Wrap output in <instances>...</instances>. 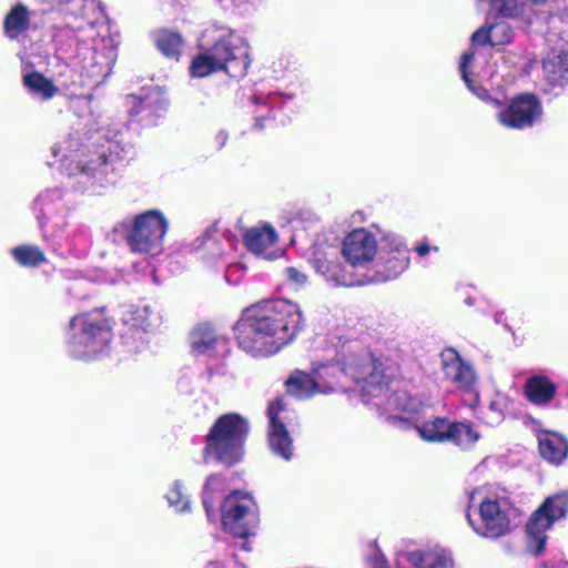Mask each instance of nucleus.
Here are the masks:
<instances>
[{"label":"nucleus","mask_w":568,"mask_h":568,"mask_svg":"<svg viewBox=\"0 0 568 568\" xmlns=\"http://www.w3.org/2000/svg\"><path fill=\"white\" fill-rule=\"evenodd\" d=\"M300 306L287 300H273L247 308L235 326L239 346L253 356L277 353L302 327Z\"/></svg>","instance_id":"obj_1"},{"label":"nucleus","mask_w":568,"mask_h":568,"mask_svg":"<svg viewBox=\"0 0 568 568\" xmlns=\"http://www.w3.org/2000/svg\"><path fill=\"white\" fill-rule=\"evenodd\" d=\"M214 42L196 54L190 65L193 78H204L225 71L233 78H243L251 65V45L237 31L229 27H213Z\"/></svg>","instance_id":"obj_2"},{"label":"nucleus","mask_w":568,"mask_h":568,"mask_svg":"<svg viewBox=\"0 0 568 568\" xmlns=\"http://www.w3.org/2000/svg\"><path fill=\"white\" fill-rule=\"evenodd\" d=\"M61 11L65 26L77 33L80 43L89 45L95 62L110 65L115 59V42L99 0H67Z\"/></svg>","instance_id":"obj_3"},{"label":"nucleus","mask_w":568,"mask_h":568,"mask_svg":"<svg viewBox=\"0 0 568 568\" xmlns=\"http://www.w3.org/2000/svg\"><path fill=\"white\" fill-rule=\"evenodd\" d=\"M478 64L479 61L474 51L464 53L459 65L463 80L473 94L480 100L491 102L498 108L496 119L503 126L524 130L541 120L542 105L534 94H519L511 99L507 105H503L497 99H490L487 90L477 83L481 82L485 78L481 72H476Z\"/></svg>","instance_id":"obj_4"},{"label":"nucleus","mask_w":568,"mask_h":568,"mask_svg":"<svg viewBox=\"0 0 568 568\" xmlns=\"http://www.w3.org/2000/svg\"><path fill=\"white\" fill-rule=\"evenodd\" d=\"M248 430V422L241 415L229 413L220 416L206 437V456L229 466L236 464L243 457Z\"/></svg>","instance_id":"obj_5"},{"label":"nucleus","mask_w":568,"mask_h":568,"mask_svg":"<svg viewBox=\"0 0 568 568\" xmlns=\"http://www.w3.org/2000/svg\"><path fill=\"white\" fill-rule=\"evenodd\" d=\"M70 331L68 346L73 357L90 361L106 353L112 334L100 314L75 315L70 322Z\"/></svg>","instance_id":"obj_6"},{"label":"nucleus","mask_w":568,"mask_h":568,"mask_svg":"<svg viewBox=\"0 0 568 568\" xmlns=\"http://www.w3.org/2000/svg\"><path fill=\"white\" fill-rule=\"evenodd\" d=\"M341 374L359 385L363 393L376 396L386 383L385 364L365 347L349 345L337 361Z\"/></svg>","instance_id":"obj_7"},{"label":"nucleus","mask_w":568,"mask_h":568,"mask_svg":"<svg viewBox=\"0 0 568 568\" xmlns=\"http://www.w3.org/2000/svg\"><path fill=\"white\" fill-rule=\"evenodd\" d=\"M106 144H101L97 158L85 162H78L74 168L64 170L69 175L79 176L80 183L89 187H105L116 182V164L124 153V146L120 140L109 139Z\"/></svg>","instance_id":"obj_8"},{"label":"nucleus","mask_w":568,"mask_h":568,"mask_svg":"<svg viewBox=\"0 0 568 568\" xmlns=\"http://www.w3.org/2000/svg\"><path fill=\"white\" fill-rule=\"evenodd\" d=\"M168 226L165 216L158 210L139 214L128 231V245L135 253L159 255L163 251Z\"/></svg>","instance_id":"obj_9"},{"label":"nucleus","mask_w":568,"mask_h":568,"mask_svg":"<svg viewBox=\"0 0 568 568\" xmlns=\"http://www.w3.org/2000/svg\"><path fill=\"white\" fill-rule=\"evenodd\" d=\"M568 511V493H560L548 497L542 505L534 511L526 526L527 551L539 555L545 550L547 530L555 521L564 518Z\"/></svg>","instance_id":"obj_10"},{"label":"nucleus","mask_w":568,"mask_h":568,"mask_svg":"<svg viewBox=\"0 0 568 568\" xmlns=\"http://www.w3.org/2000/svg\"><path fill=\"white\" fill-rule=\"evenodd\" d=\"M222 523L236 537L253 535L258 524L257 506L253 497L241 490L231 493L222 505Z\"/></svg>","instance_id":"obj_11"},{"label":"nucleus","mask_w":568,"mask_h":568,"mask_svg":"<svg viewBox=\"0 0 568 568\" xmlns=\"http://www.w3.org/2000/svg\"><path fill=\"white\" fill-rule=\"evenodd\" d=\"M123 322L128 326L126 346L131 352H141L149 343L148 336L162 325V314L155 304H138L130 307Z\"/></svg>","instance_id":"obj_12"},{"label":"nucleus","mask_w":568,"mask_h":568,"mask_svg":"<svg viewBox=\"0 0 568 568\" xmlns=\"http://www.w3.org/2000/svg\"><path fill=\"white\" fill-rule=\"evenodd\" d=\"M378 253V270L371 282H387L400 275L409 265V250L403 239L392 232L382 235Z\"/></svg>","instance_id":"obj_13"},{"label":"nucleus","mask_w":568,"mask_h":568,"mask_svg":"<svg viewBox=\"0 0 568 568\" xmlns=\"http://www.w3.org/2000/svg\"><path fill=\"white\" fill-rule=\"evenodd\" d=\"M510 510L505 497L485 496L479 500L480 523L476 525L470 513L467 514V519L478 535L497 538L510 530Z\"/></svg>","instance_id":"obj_14"},{"label":"nucleus","mask_w":568,"mask_h":568,"mask_svg":"<svg viewBox=\"0 0 568 568\" xmlns=\"http://www.w3.org/2000/svg\"><path fill=\"white\" fill-rule=\"evenodd\" d=\"M336 368L322 364L314 371V375L304 372H295L286 382L287 392L300 399H305L315 394H327L338 389V382L327 379L335 376Z\"/></svg>","instance_id":"obj_15"},{"label":"nucleus","mask_w":568,"mask_h":568,"mask_svg":"<svg viewBox=\"0 0 568 568\" xmlns=\"http://www.w3.org/2000/svg\"><path fill=\"white\" fill-rule=\"evenodd\" d=\"M287 409L282 399L271 402L267 408L268 430L267 442L270 449L276 456L290 460L293 456V439L291 438L284 420Z\"/></svg>","instance_id":"obj_16"},{"label":"nucleus","mask_w":568,"mask_h":568,"mask_svg":"<svg viewBox=\"0 0 568 568\" xmlns=\"http://www.w3.org/2000/svg\"><path fill=\"white\" fill-rule=\"evenodd\" d=\"M378 250L372 232L364 227L352 231L343 242V255L353 266H363L372 262Z\"/></svg>","instance_id":"obj_17"},{"label":"nucleus","mask_w":568,"mask_h":568,"mask_svg":"<svg viewBox=\"0 0 568 568\" xmlns=\"http://www.w3.org/2000/svg\"><path fill=\"white\" fill-rule=\"evenodd\" d=\"M337 255L338 251L335 246L315 244L312 251V263L315 270L333 285H349L342 265L337 262Z\"/></svg>","instance_id":"obj_18"},{"label":"nucleus","mask_w":568,"mask_h":568,"mask_svg":"<svg viewBox=\"0 0 568 568\" xmlns=\"http://www.w3.org/2000/svg\"><path fill=\"white\" fill-rule=\"evenodd\" d=\"M191 352L195 356H217L227 352V341L210 325H200L190 334Z\"/></svg>","instance_id":"obj_19"},{"label":"nucleus","mask_w":568,"mask_h":568,"mask_svg":"<svg viewBox=\"0 0 568 568\" xmlns=\"http://www.w3.org/2000/svg\"><path fill=\"white\" fill-rule=\"evenodd\" d=\"M402 558L412 568H452L454 565L452 554L437 545L406 551ZM397 568H403L400 561H398Z\"/></svg>","instance_id":"obj_20"},{"label":"nucleus","mask_w":568,"mask_h":568,"mask_svg":"<svg viewBox=\"0 0 568 568\" xmlns=\"http://www.w3.org/2000/svg\"><path fill=\"white\" fill-rule=\"evenodd\" d=\"M440 357L445 377L453 382L457 387L465 390H471L476 382V375L473 367L466 364L459 354L453 348L443 351Z\"/></svg>","instance_id":"obj_21"},{"label":"nucleus","mask_w":568,"mask_h":568,"mask_svg":"<svg viewBox=\"0 0 568 568\" xmlns=\"http://www.w3.org/2000/svg\"><path fill=\"white\" fill-rule=\"evenodd\" d=\"M558 385L546 374L535 373L524 384L526 399L535 406L547 407L556 397Z\"/></svg>","instance_id":"obj_22"},{"label":"nucleus","mask_w":568,"mask_h":568,"mask_svg":"<svg viewBox=\"0 0 568 568\" xmlns=\"http://www.w3.org/2000/svg\"><path fill=\"white\" fill-rule=\"evenodd\" d=\"M277 241V232L268 223H260L247 229L244 233V243L250 252L270 258L267 250Z\"/></svg>","instance_id":"obj_23"},{"label":"nucleus","mask_w":568,"mask_h":568,"mask_svg":"<svg viewBox=\"0 0 568 568\" xmlns=\"http://www.w3.org/2000/svg\"><path fill=\"white\" fill-rule=\"evenodd\" d=\"M542 69L551 87H564L568 82V47L552 49L545 58Z\"/></svg>","instance_id":"obj_24"},{"label":"nucleus","mask_w":568,"mask_h":568,"mask_svg":"<svg viewBox=\"0 0 568 568\" xmlns=\"http://www.w3.org/2000/svg\"><path fill=\"white\" fill-rule=\"evenodd\" d=\"M539 452L544 459L560 465L568 456V442L554 432H540L537 435Z\"/></svg>","instance_id":"obj_25"},{"label":"nucleus","mask_w":568,"mask_h":568,"mask_svg":"<svg viewBox=\"0 0 568 568\" xmlns=\"http://www.w3.org/2000/svg\"><path fill=\"white\" fill-rule=\"evenodd\" d=\"M30 24V13L26 6L18 3L11 8L4 19V33L10 39H16L27 31Z\"/></svg>","instance_id":"obj_26"},{"label":"nucleus","mask_w":568,"mask_h":568,"mask_svg":"<svg viewBox=\"0 0 568 568\" xmlns=\"http://www.w3.org/2000/svg\"><path fill=\"white\" fill-rule=\"evenodd\" d=\"M23 84L32 95L42 100L52 99L59 91L58 87L40 72L24 73Z\"/></svg>","instance_id":"obj_27"},{"label":"nucleus","mask_w":568,"mask_h":568,"mask_svg":"<svg viewBox=\"0 0 568 568\" xmlns=\"http://www.w3.org/2000/svg\"><path fill=\"white\" fill-rule=\"evenodd\" d=\"M480 434L468 423H452L449 424V430L447 442H450L462 448H469L478 442Z\"/></svg>","instance_id":"obj_28"},{"label":"nucleus","mask_w":568,"mask_h":568,"mask_svg":"<svg viewBox=\"0 0 568 568\" xmlns=\"http://www.w3.org/2000/svg\"><path fill=\"white\" fill-rule=\"evenodd\" d=\"M183 43L182 36L174 31L161 30L155 36L156 48L163 55L171 59H179Z\"/></svg>","instance_id":"obj_29"},{"label":"nucleus","mask_w":568,"mask_h":568,"mask_svg":"<svg viewBox=\"0 0 568 568\" xmlns=\"http://www.w3.org/2000/svg\"><path fill=\"white\" fill-rule=\"evenodd\" d=\"M450 422L446 418L437 417L425 422L416 427L422 439L426 442H447Z\"/></svg>","instance_id":"obj_30"},{"label":"nucleus","mask_w":568,"mask_h":568,"mask_svg":"<svg viewBox=\"0 0 568 568\" xmlns=\"http://www.w3.org/2000/svg\"><path fill=\"white\" fill-rule=\"evenodd\" d=\"M12 257L26 267H38L45 262L44 253L34 245H19L11 250Z\"/></svg>","instance_id":"obj_31"},{"label":"nucleus","mask_w":568,"mask_h":568,"mask_svg":"<svg viewBox=\"0 0 568 568\" xmlns=\"http://www.w3.org/2000/svg\"><path fill=\"white\" fill-rule=\"evenodd\" d=\"M225 487L226 481L222 475H212L206 479L203 490V505L210 518L214 517L215 496L223 493Z\"/></svg>","instance_id":"obj_32"},{"label":"nucleus","mask_w":568,"mask_h":568,"mask_svg":"<svg viewBox=\"0 0 568 568\" xmlns=\"http://www.w3.org/2000/svg\"><path fill=\"white\" fill-rule=\"evenodd\" d=\"M424 404L406 393H398L387 398V407L393 410L417 413Z\"/></svg>","instance_id":"obj_33"},{"label":"nucleus","mask_w":568,"mask_h":568,"mask_svg":"<svg viewBox=\"0 0 568 568\" xmlns=\"http://www.w3.org/2000/svg\"><path fill=\"white\" fill-rule=\"evenodd\" d=\"M166 499L176 513H185L190 509V501L183 494V484L179 480L173 483L172 488L166 494Z\"/></svg>","instance_id":"obj_34"},{"label":"nucleus","mask_w":568,"mask_h":568,"mask_svg":"<svg viewBox=\"0 0 568 568\" xmlns=\"http://www.w3.org/2000/svg\"><path fill=\"white\" fill-rule=\"evenodd\" d=\"M490 45H503L509 43L513 38V30L507 22H497L489 27Z\"/></svg>","instance_id":"obj_35"},{"label":"nucleus","mask_w":568,"mask_h":568,"mask_svg":"<svg viewBox=\"0 0 568 568\" xmlns=\"http://www.w3.org/2000/svg\"><path fill=\"white\" fill-rule=\"evenodd\" d=\"M285 283L293 290H301L307 283V275L298 267L287 266L283 270Z\"/></svg>","instance_id":"obj_36"},{"label":"nucleus","mask_w":568,"mask_h":568,"mask_svg":"<svg viewBox=\"0 0 568 568\" xmlns=\"http://www.w3.org/2000/svg\"><path fill=\"white\" fill-rule=\"evenodd\" d=\"M230 134L227 130L220 129L212 138V145L215 150H222L227 141H229Z\"/></svg>","instance_id":"obj_37"},{"label":"nucleus","mask_w":568,"mask_h":568,"mask_svg":"<svg viewBox=\"0 0 568 568\" xmlns=\"http://www.w3.org/2000/svg\"><path fill=\"white\" fill-rule=\"evenodd\" d=\"M471 41L475 44H490V29L480 28L471 37Z\"/></svg>","instance_id":"obj_38"},{"label":"nucleus","mask_w":568,"mask_h":568,"mask_svg":"<svg viewBox=\"0 0 568 568\" xmlns=\"http://www.w3.org/2000/svg\"><path fill=\"white\" fill-rule=\"evenodd\" d=\"M72 152L73 151L69 146H64L62 143H59L52 148L53 156H60V161L62 163L65 162L72 155Z\"/></svg>","instance_id":"obj_39"},{"label":"nucleus","mask_w":568,"mask_h":568,"mask_svg":"<svg viewBox=\"0 0 568 568\" xmlns=\"http://www.w3.org/2000/svg\"><path fill=\"white\" fill-rule=\"evenodd\" d=\"M369 564L372 568H388L386 559L379 550H375L369 557Z\"/></svg>","instance_id":"obj_40"},{"label":"nucleus","mask_w":568,"mask_h":568,"mask_svg":"<svg viewBox=\"0 0 568 568\" xmlns=\"http://www.w3.org/2000/svg\"><path fill=\"white\" fill-rule=\"evenodd\" d=\"M131 99H132V103L138 100L136 97H132ZM139 102H140L141 106L135 110V113H139V112L145 110L146 108H151L154 101L151 99L150 95H148L144 99H139Z\"/></svg>","instance_id":"obj_41"},{"label":"nucleus","mask_w":568,"mask_h":568,"mask_svg":"<svg viewBox=\"0 0 568 568\" xmlns=\"http://www.w3.org/2000/svg\"><path fill=\"white\" fill-rule=\"evenodd\" d=\"M432 247L427 244V243H422V244H418L416 247H415V251L416 253L419 255V256H425L427 255L429 252H430Z\"/></svg>","instance_id":"obj_42"},{"label":"nucleus","mask_w":568,"mask_h":568,"mask_svg":"<svg viewBox=\"0 0 568 568\" xmlns=\"http://www.w3.org/2000/svg\"><path fill=\"white\" fill-rule=\"evenodd\" d=\"M490 408H491L493 410L498 412V413H501V412H503V405H501V403H500L499 400H495V402H493V403L490 404Z\"/></svg>","instance_id":"obj_43"},{"label":"nucleus","mask_w":568,"mask_h":568,"mask_svg":"<svg viewBox=\"0 0 568 568\" xmlns=\"http://www.w3.org/2000/svg\"><path fill=\"white\" fill-rule=\"evenodd\" d=\"M480 495H481V490H479V489L473 491L471 495H470V503L475 504L476 500H477V497H480Z\"/></svg>","instance_id":"obj_44"},{"label":"nucleus","mask_w":568,"mask_h":568,"mask_svg":"<svg viewBox=\"0 0 568 568\" xmlns=\"http://www.w3.org/2000/svg\"><path fill=\"white\" fill-rule=\"evenodd\" d=\"M205 568H222L221 564L217 561H211L206 565Z\"/></svg>","instance_id":"obj_45"},{"label":"nucleus","mask_w":568,"mask_h":568,"mask_svg":"<svg viewBox=\"0 0 568 568\" xmlns=\"http://www.w3.org/2000/svg\"><path fill=\"white\" fill-rule=\"evenodd\" d=\"M239 266L237 265H234V266H230V268L227 270L226 274H225V277L229 282H231V272L233 268H237Z\"/></svg>","instance_id":"obj_46"},{"label":"nucleus","mask_w":568,"mask_h":568,"mask_svg":"<svg viewBox=\"0 0 568 568\" xmlns=\"http://www.w3.org/2000/svg\"><path fill=\"white\" fill-rule=\"evenodd\" d=\"M466 303H467L468 305H473V304H474V300L469 297V298H467V300H466Z\"/></svg>","instance_id":"obj_47"},{"label":"nucleus","mask_w":568,"mask_h":568,"mask_svg":"<svg viewBox=\"0 0 568 568\" xmlns=\"http://www.w3.org/2000/svg\"><path fill=\"white\" fill-rule=\"evenodd\" d=\"M357 216H358L359 219H362L363 214H362L361 212H358V213H356V214L354 215V219H356Z\"/></svg>","instance_id":"obj_48"},{"label":"nucleus","mask_w":568,"mask_h":568,"mask_svg":"<svg viewBox=\"0 0 568 568\" xmlns=\"http://www.w3.org/2000/svg\"><path fill=\"white\" fill-rule=\"evenodd\" d=\"M239 568H244V567H239Z\"/></svg>","instance_id":"obj_49"}]
</instances>
